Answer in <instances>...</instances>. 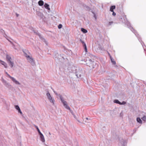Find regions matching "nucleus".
<instances>
[{"mask_svg": "<svg viewBox=\"0 0 146 146\" xmlns=\"http://www.w3.org/2000/svg\"><path fill=\"white\" fill-rule=\"evenodd\" d=\"M9 66L11 68H12L14 66V63L12 60L9 61L8 62Z\"/></svg>", "mask_w": 146, "mask_h": 146, "instance_id": "1a4fd4ad", "label": "nucleus"}, {"mask_svg": "<svg viewBox=\"0 0 146 146\" xmlns=\"http://www.w3.org/2000/svg\"><path fill=\"white\" fill-rule=\"evenodd\" d=\"M37 15L40 17H42L43 16V15L40 12H37Z\"/></svg>", "mask_w": 146, "mask_h": 146, "instance_id": "dca6fc26", "label": "nucleus"}, {"mask_svg": "<svg viewBox=\"0 0 146 146\" xmlns=\"http://www.w3.org/2000/svg\"><path fill=\"white\" fill-rule=\"evenodd\" d=\"M15 108L18 111L19 113L21 114H22V112L18 105H15Z\"/></svg>", "mask_w": 146, "mask_h": 146, "instance_id": "6e6552de", "label": "nucleus"}, {"mask_svg": "<svg viewBox=\"0 0 146 146\" xmlns=\"http://www.w3.org/2000/svg\"><path fill=\"white\" fill-rule=\"evenodd\" d=\"M89 61L90 62V64H89V66L92 68H94L96 63L92 61L90 59L89 60Z\"/></svg>", "mask_w": 146, "mask_h": 146, "instance_id": "423d86ee", "label": "nucleus"}, {"mask_svg": "<svg viewBox=\"0 0 146 146\" xmlns=\"http://www.w3.org/2000/svg\"><path fill=\"white\" fill-rule=\"evenodd\" d=\"M137 121L138 122L140 123H142V121H141L140 118L139 117L137 118Z\"/></svg>", "mask_w": 146, "mask_h": 146, "instance_id": "f3484780", "label": "nucleus"}, {"mask_svg": "<svg viewBox=\"0 0 146 146\" xmlns=\"http://www.w3.org/2000/svg\"><path fill=\"white\" fill-rule=\"evenodd\" d=\"M127 25H130L129 24V23L127 22Z\"/></svg>", "mask_w": 146, "mask_h": 146, "instance_id": "473e14b6", "label": "nucleus"}, {"mask_svg": "<svg viewBox=\"0 0 146 146\" xmlns=\"http://www.w3.org/2000/svg\"><path fill=\"white\" fill-rule=\"evenodd\" d=\"M49 134L50 135V133H49Z\"/></svg>", "mask_w": 146, "mask_h": 146, "instance_id": "c9c22d12", "label": "nucleus"}, {"mask_svg": "<svg viewBox=\"0 0 146 146\" xmlns=\"http://www.w3.org/2000/svg\"><path fill=\"white\" fill-rule=\"evenodd\" d=\"M81 30L84 33H86L87 32V30L83 28H81Z\"/></svg>", "mask_w": 146, "mask_h": 146, "instance_id": "a211bd4d", "label": "nucleus"}, {"mask_svg": "<svg viewBox=\"0 0 146 146\" xmlns=\"http://www.w3.org/2000/svg\"><path fill=\"white\" fill-rule=\"evenodd\" d=\"M5 73L7 75V76L10 78V79L12 77V76H11L10 75H9L8 73L7 72H5Z\"/></svg>", "mask_w": 146, "mask_h": 146, "instance_id": "b1692460", "label": "nucleus"}, {"mask_svg": "<svg viewBox=\"0 0 146 146\" xmlns=\"http://www.w3.org/2000/svg\"><path fill=\"white\" fill-rule=\"evenodd\" d=\"M71 113L72 114V115H73L74 116V118H76V116L74 115L73 114V112L72 111H71Z\"/></svg>", "mask_w": 146, "mask_h": 146, "instance_id": "c756f323", "label": "nucleus"}, {"mask_svg": "<svg viewBox=\"0 0 146 146\" xmlns=\"http://www.w3.org/2000/svg\"><path fill=\"white\" fill-rule=\"evenodd\" d=\"M113 12L112 13V15L113 16H115L116 15V13L115 12H114L113 11V12Z\"/></svg>", "mask_w": 146, "mask_h": 146, "instance_id": "7c9ffc66", "label": "nucleus"}, {"mask_svg": "<svg viewBox=\"0 0 146 146\" xmlns=\"http://www.w3.org/2000/svg\"><path fill=\"white\" fill-rule=\"evenodd\" d=\"M90 56L91 58H92L93 57V56L92 55H91V56Z\"/></svg>", "mask_w": 146, "mask_h": 146, "instance_id": "72a5a7b5", "label": "nucleus"}, {"mask_svg": "<svg viewBox=\"0 0 146 146\" xmlns=\"http://www.w3.org/2000/svg\"><path fill=\"white\" fill-rule=\"evenodd\" d=\"M27 60L31 64H34L33 60L31 55L29 57L27 58Z\"/></svg>", "mask_w": 146, "mask_h": 146, "instance_id": "20e7f679", "label": "nucleus"}, {"mask_svg": "<svg viewBox=\"0 0 146 146\" xmlns=\"http://www.w3.org/2000/svg\"><path fill=\"white\" fill-rule=\"evenodd\" d=\"M60 99L64 107L67 109L70 110V108L68 105L67 102L64 100L62 96H60Z\"/></svg>", "mask_w": 146, "mask_h": 146, "instance_id": "f03ea898", "label": "nucleus"}, {"mask_svg": "<svg viewBox=\"0 0 146 146\" xmlns=\"http://www.w3.org/2000/svg\"><path fill=\"white\" fill-rule=\"evenodd\" d=\"M35 127H36V129H37V131H38V132L40 134H41V132H40V131L39 129H38V127H37V126H35Z\"/></svg>", "mask_w": 146, "mask_h": 146, "instance_id": "5701e85b", "label": "nucleus"}, {"mask_svg": "<svg viewBox=\"0 0 146 146\" xmlns=\"http://www.w3.org/2000/svg\"><path fill=\"white\" fill-rule=\"evenodd\" d=\"M114 102L117 104H121V102L117 100H115L114 101Z\"/></svg>", "mask_w": 146, "mask_h": 146, "instance_id": "aec40b11", "label": "nucleus"}, {"mask_svg": "<svg viewBox=\"0 0 146 146\" xmlns=\"http://www.w3.org/2000/svg\"><path fill=\"white\" fill-rule=\"evenodd\" d=\"M84 48L85 49V51L86 52H87V46L86 44H84Z\"/></svg>", "mask_w": 146, "mask_h": 146, "instance_id": "393cba45", "label": "nucleus"}, {"mask_svg": "<svg viewBox=\"0 0 146 146\" xmlns=\"http://www.w3.org/2000/svg\"><path fill=\"white\" fill-rule=\"evenodd\" d=\"M113 23V22H109L108 23V25H111Z\"/></svg>", "mask_w": 146, "mask_h": 146, "instance_id": "c85d7f7f", "label": "nucleus"}, {"mask_svg": "<svg viewBox=\"0 0 146 146\" xmlns=\"http://www.w3.org/2000/svg\"><path fill=\"white\" fill-rule=\"evenodd\" d=\"M141 119L143 120L144 121H146V116H144L141 118Z\"/></svg>", "mask_w": 146, "mask_h": 146, "instance_id": "412c9836", "label": "nucleus"}, {"mask_svg": "<svg viewBox=\"0 0 146 146\" xmlns=\"http://www.w3.org/2000/svg\"><path fill=\"white\" fill-rule=\"evenodd\" d=\"M62 27V25L61 24H60L58 26V27L59 29H61Z\"/></svg>", "mask_w": 146, "mask_h": 146, "instance_id": "a878e982", "label": "nucleus"}, {"mask_svg": "<svg viewBox=\"0 0 146 146\" xmlns=\"http://www.w3.org/2000/svg\"><path fill=\"white\" fill-rule=\"evenodd\" d=\"M126 104V102H125L123 101L122 103L121 102V104L120 105H124Z\"/></svg>", "mask_w": 146, "mask_h": 146, "instance_id": "bb28decb", "label": "nucleus"}, {"mask_svg": "<svg viewBox=\"0 0 146 146\" xmlns=\"http://www.w3.org/2000/svg\"><path fill=\"white\" fill-rule=\"evenodd\" d=\"M10 79L12 80L13 82L16 85H20L21 83L18 80H17L15 78L13 77H12Z\"/></svg>", "mask_w": 146, "mask_h": 146, "instance_id": "7ed1b4c3", "label": "nucleus"}, {"mask_svg": "<svg viewBox=\"0 0 146 146\" xmlns=\"http://www.w3.org/2000/svg\"><path fill=\"white\" fill-rule=\"evenodd\" d=\"M44 6L48 10H50V8L49 7V5L48 4L46 3H45Z\"/></svg>", "mask_w": 146, "mask_h": 146, "instance_id": "4468645a", "label": "nucleus"}, {"mask_svg": "<svg viewBox=\"0 0 146 146\" xmlns=\"http://www.w3.org/2000/svg\"><path fill=\"white\" fill-rule=\"evenodd\" d=\"M47 98L49 102L53 105H54L55 104V100L54 98L52 97L49 92L48 91L46 94Z\"/></svg>", "mask_w": 146, "mask_h": 146, "instance_id": "f257e3e1", "label": "nucleus"}, {"mask_svg": "<svg viewBox=\"0 0 146 146\" xmlns=\"http://www.w3.org/2000/svg\"><path fill=\"white\" fill-rule=\"evenodd\" d=\"M80 41L82 43V44L84 46V44H86L84 42V41L83 40H80Z\"/></svg>", "mask_w": 146, "mask_h": 146, "instance_id": "cd10ccee", "label": "nucleus"}, {"mask_svg": "<svg viewBox=\"0 0 146 146\" xmlns=\"http://www.w3.org/2000/svg\"><path fill=\"white\" fill-rule=\"evenodd\" d=\"M25 56L27 58L31 55L30 52L27 50L23 51Z\"/></svg>", "mask_w": 146, "mask_h": 146, "instance_id": "39448f33", "label": "nucleus"}, {"mask_svg": "<svg viewBox=\"0 0 146 146\" xmlns=\"http://www.w3.org/2000/svg\"><path fill=\"white\" fill-rule=\"evenodd\" d=\"M38 4L40 6H41L43 5L44 2L42 0H40L38 1Z\"/></svg>", "mask_w": 146, "mask_h": 146, "instance_id": "f8f14e48", "label": "nucleus"}, {"mask_svg": "<svg viewBox=\"0 0 146 146\" xmlns=\"http://www.w3.org/2000/svg\"><path fill=\"white\" fill-rule=\"evenodd\" d=\"M110 59L112 63L113 64H116L115 62L114 61V60L111 57H110Z\"/></svg>", "mask_w": 146, "mask_h": 146, "instance_id": "6ab92c4d", "label": "nucleus"}, {"mask_svg": "<svg viewBox=\"0 0 146 146\" xmlns=\"http://www.w3.org/2000/svg\"><path fill=\"white\" fill-rule=\"evenodd\" d=\"M40 138L41 140L43 142H44L45 140L43 134L41 133L40 134Z\"/></svg>", "mask_w": 146, "mask_h": 146, "instance_id": "9d476101", "label": "nucleus"}, {"mask_svg": "<svg viewBox=\"0 0 146 146\" xmlns=\"http://www.w3.org/2000/svg\"><path fill=\"white\" fill-rule=\"evenodd\" d=\"M15 48V49H17L16 48Z\"/></svg>", "mask_w": 146, "mask_h": 146, "instance_id": "f704fd0d", "label": "nucleus"}, {"mask_svg": "<svg viewBox=\"0 0 146 146\" xmlns=\"http://www.w3.org/2000/svg\"><path fill=\"white\" fill-rule=\"evenodd\" d=\"M2 81L3 83L5 85L7 86V85H9V84L5 80L3 79H2Z\"/></svg>", "mask_w": 146, "mask_h": 146, "instance_id": "9b49d317", "label": "nucleus"}, {"mask_svg": "<svg viewBox=\"0 0 146 146\" xmlns=\"http://www.w3.org/2000/svg\"><path fill=\"white\" fill-rule=\"evenodd\" d=\"M45 41V40H44V41Z\"/></svg>", "mask_w": 146, "mask_h": 146, "instance_id": "e433bc0d", "label": "nucleus"}, {"mask_svg": "<svg viewBox=\"0 0 146 146\" xmlns=\"http://www.w3.org/2000/svg\"><path fill=\"white\" fill-rule=\"evenodd\" d=\"M0 64L3 65L5 68H7L8 67L7 63L1 60H0Z\"/></svg>", "mask_w": 146, "mask_h": 146, "instance_id": "0eeeda50", "label": "nucleus"}, {"mask_svg": "<svg viewBox=\"0 0 146 146\" xmlns=\"http://www.w3.org/2000/svg\"><path fill=\"white\" fill-rule=\"evenodd\" d=\"M6 58L8 62H9V61L12 60V59L10 57V56L8 55H7L6 56Z\"/></svg>", "mask_w": 146, "mask_h": 146, "instance_id": "ddd939ff", "label": "nucleus"}, {"mask_svg": "<svg viewBox=\"0 0 146 146\" xmlns=\"http://www.w3.org/2000/svg\"><path fill=\"white\" fill-rule=\"evenodd\" d=\"M86 119L87 120H90V119H89V118H88V117H86Z\"/></svg>", "mask_w": 146, "mask_h": 146, "instance_id": "2f4dec72", "label": "nucleus"}, {"mask_svg": "<svg viewBox=\"0 0 146 146\" xmlns=\"http://www.w3.org/2000/svg\"><path fill=\"white\" fill-rule=\"evenodd\" d=\"M129 28L131 30V31H132L133 33H135V31L133 29V28L131 27H130Z\"/></svg>", "mask_w": 146, "mask_h": 146, "instance_id": "4be33fe9", "label": "nucleus"}, {"mask_svg": "<svg viewBox=\"0 0 146 146\" xmlns=\"http://www.w3.org/2000/svg\"><path fill=\"white\" fill-rule=\"evenodd\" d=\"M115 8V6H112L110 8V11L111 12H113V9Z\"/></svg>", "mask_w": 146, "mask_h": 146, "instance_id": "2eb2a0df", "label": "nucleus"}]
</instances>
